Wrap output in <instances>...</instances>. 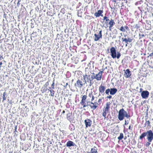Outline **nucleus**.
Segmentation results:
<instances>
[{"label": "nucleus", "instance_id": "f257e3e1", "mask_svg": "<svg viewBox=\"0 0 153 153\" xmlns=\"http://www.w3.org/2000/svg\"><path fill=\"white\" fill-rule=\"evenodd\" d=\"M124 117L129 119L130 116L128 113H127L123 108H122L119 111L118 118L119 120L121 121L124 119Z\"/></svg>", "mask_w": 153, "mask_h": 153}, {"label": "nucleus", "instance_id": "f03ea898", "mask_svg": "<svg viewBox=\"0 0 153 153\" xmlns=\"http://www.w3.org/2000/svg\"><path fill=\"white\" fill-rule=\"evenodd\" d=\"M110 52L111 56L113 59L117 58V59H119L121 56V54L119 52H117V55L116 50L114 47H112L110 49Z\"/></svg>", "mask_w": 153, "mask_h": 153}, {"label": "nucleus", "instance_id": "7ed1b4c3", "mask_svg": "<svg viewBox=\"0 0 153 153\" xmlns=\"http://www.w3.org/2000/svg\"><path fill=\"white\" fill-rule=\"evenodd\" d=\"M95 38L94 39V40L95 41H98L100 39L102 38V30H100L99 31V33L98 34H94Z\"/></svg>", "mask_w": 153, "mask_h": 153}, {"label": "nucleus", "instance_id": "20e7f679", "mask_svg": "<svg viewBox=\"0 0 153 153\" xmlns=\"http://www.w3.org/2000/svg\"><path fill=\"white\" fill-rule=\"evenodd\" d=\"M149 95V92L147 91H144L142 92L141 96L143 98L146 99L148 97Z\"/></svg>", "mask_w": 153, "mask_h": 153}, {"label": "nucleus", "instance_id": "39448f33", "mask_svg": "<svg viewBox=\"0 0 153 153\" xmlns=\"http://www.w3.org/2000/svg\"><path fill=\"white\" fill-rule=\"evenodd\" d=\"M84 123L85 124L86 127H90L92 123V121L89 119H86L85 120Z\"/></svg>", "mask_w": 153, "mask_h": 153}, {"label": "nucleus", "instance_id": "423d86ee", "mask_svg": "<svg viewBox=\"0 0 153 153\" xmlns=\"http://www.w3.org/2000/svg\"><path fill=\"white\" fill-rule=\"evenodd\" d=\"M102 73V71H100L98 74L96 75L94 78L98 80H100L101 79Z\"/></svg>", "mask_w": 153, "mask_h": 153}, {"label": "nucleus", "instance_id": "0eeeda50", "mask_svg": "<svg viewBox=\"0 0 153 153\" xmlns=\"http://www.w3.org/2000/svg\"><path fill=\"white\" fill-rule=\"evenodd\" d=\"M105 89V87L102 86V85H101L99 88L100 92L101 93V94L103 95L105 94L104 91Z\"/></svg>", "mask_w": 153, "mask_h": 153}, {"label": "nucleus", "instance_id": "6e6552de", "mask_svg": "<svg viewBox=\"0 0 153 153\" xmlns=\"http://www.w3.org/2000/svg\"><path fill=\"white\" fill-rule=\"evenodd\" d=\"M131 75L130 73V71L129 69H127L125 72L124 76H125L126 78L129 77Z\"/></svg>", "mask_w": 153, "mask_h": 153}, {"label": "nucleus", "instance_id": "1a4fd4ad", "mask_svg": "<svg viewBox=\"0 0 153 153\" xmlns=\"http://www.w3.org/2000/svg\"><path fill=\"white\" fill-rule=\"evenodd\" d=\"M102 13H103L102 10H99L97 12H96L94 13V15L96 17H99L100 16H102L103 15H102Z\"/></svg>", "mask_w": 153, "mask_h": 153}, {"label": "nucleus", "instance_id": "9d476101", "mask_svg": "<svg viewBox=\"0 0 153 153\" xmlns=\"http://www.w3.org/2000/svg\"><path fill=\"white\" fill-rule=\"evenodd\" d=\"M98 104L97 103H95V104L94 103L91 102V104L90 105H89L90 106L91 108L93 110L95 109L98 106Z\"/></svg>", "mask_w": 153, "mask_h": 153}, {"label": "nucleus", "instance_id": "9b49d317", "mask_svg": "<svg viewBox=\"0 0 153 153\" xmlns=\"http://www.w3.org/2000/svg\"><path fill=\"white\" fill-rule=\"evenodd\" d=\"M97 148L95 146L92 148L89 152H88L87 153H98Z\"/></svg>", "mask_w": 153, "mask_h": 153}, {"label": "nucleus", "instance_id": "f8f14e48", "mask_svg": "<svg viewBox=\"0 0 153 153\" xmlns=\"http://www.w3.org/2000/svg\"><path fill=\"white\" fill-rule=\"evenodd\" d=\"M117 89L114 88H111L110 89V94L111 95H114L117 92Z\"/></svg>", "mask_w": 153, "mask_h": 153}, {"label": "nucleus", "instance_id": "ddd939ff", "mask_svg": "<svg viewBox=\"0 0 153 153\" xmlns=\"http://www.w3.org/2000/svg\"><path fill=\"white\" fill-rule=\"evenodd\" d=\"M83 79L84 80L85 83L84 84H87V82H88L90 81H92V80H91V79L90 78L89 79L88 77V76H83Z\"/></svg>", "mask_w": 153, "mask_h": 153}, {"label": "nucleus", "instance_id": "4468645a", "mask_svg": "<svg viewBox=\"0 0 153 153\" xmlns=\"http://www.w3.org/2000/svg\"><path fill=\"white\" fill-rule=\"evenodd\" d=\"M76 86L81 88L83 86V82L80 80L78 79L76 81Z\"/></svg>", "mask_w": 153, "mask_h": 153}, {"label": "nucleus", "instance_id": "2eb2a0df", "mask_svg": "<svg viewBox=\"0 0 153 153\" xmlns=\"http://www.w3.org/2000/svg\"><path fill=\"white\" fill-rule=\"evenodd\" d=\"M147 139L149 142H151L153 139V134H148Z\"/></svg>", "mask_w": 153, "mask_h": 153}, {"label": "nucleus", "instance_id": "dca6fc26", "mask_svg": "<svg viewBox=\"0 0 153 153\" xmlns=\"http://www.w3.org/2000/svg\"><path fill=\"white\" fill-rule=\"evenodd\" d=\"M66 146L67 147H70L74 146V142L71 141H68L67 142Z\"/></svg>", "mask_w": 153, "mask_h": 153}, {"label": "nucleus", "instance_id": "f3484780", "mask_svg": "<svg viewBox=\"0 0 153 153\" xmlns=\"http://www.w3.org/2000/svg\"><path fill=\"white\" fill-rule=\"evenodd\" d=\"M110 102H107L106 104V106L105 108L104 109L105 111H108L109 109L110 108Z\"/></svg>", "mask_w": 153, "mask_h": 153}, {"label": "nucleus", "instance_id": "a211bd4d", "mask_svg": "<svg viewBox=\"0 0 153 153\" xmlns=\"http://www.w3.org/2000/svg\"><path fill=\"white\" fill-rule=\"evenodd\" d=\"M115 24V22H114V20L111 19L109 23V26H110V27H113V25H114Z\"/></svg>", "mask_w": 153, "mask_h": 153}, {"label": "nucleus", "instance_id": "6ab92c4d", "mask_svg": "<svg viewBox=\"0 0 153 153\" xmlns=\"http://www.w3.org/2000/svg\"><path fill=\"white\" fill-rule=\"evenodd\" d=\"M71 114L70 113H69L68 114H67V119L68 120H70L71 119Z\"/></svg>", "mask_w": 153, "mask_h": 153}, {"label": "nucleus", "instance_id": "aec40b11", "mask_svg": "<svg viewBox=\"0 0 153 153\" xmlns=\"http://www.w3.org/2000/svg\"><path fill=\"white\" fill-rule=\"evenodd\" d=\"M108 112V111H105V110H103V112H102V116L104 117V119H105L106 117V113Z\"/></svg>", "mask_w": 153, "mask_h": 153}, {"label": "nucleus", "instance_id": "412c9836", "mask_svg": "<svg viewBox=\"0 0 153 153\" xmlns=\"http://www.w3.org/2000/svg\"><path fill=\"white\" fill-rule=\"evenodd\" d=\"M85 76H86L87 77L88 76V77L89 79L90 78L91 79V80H92L94 79V77L93 75H87L85 74Z\"/></svg>", "mask_w": 153, "mask_h": 153}, {"label": "nucleus", "instance_id": "4be33fe9", "mask_svg": "<svg viewBox=\"0 0 153 153\" xmlns=\"http://www.w3.org/2000/svg\"><path fill=\"white\" fill-rule=\"evenodd\" d=\"M120 30L122 32H124L126 31V30L125 29L124 27L122 26L120 27Z\"/></svg>", "mask_w": 153, "mask_h": 153}, {"label": "nucleus", "instance_id": "5701e85b", "mask_svg": "<svg viewBox=\"0 0 153 153\" xmlns=\"http://www.w3.org/2000/svg\"><path fill=\"white\" fill-rule=\"evenodd\" d=\"M120 136L118 137V139H119V140H122L123 138V134H120Z\"/></svg>", "mask_w": 153, "mask_h": 153}, {"label": "nucleus", "instance_id": "b1692460", "mask_svg": "<svg viewBox=\"0 0 153 153\" xmlns=\"http://www.w3.org/2000/svg\"><path fill=\"white\" fill-rule=\"evenodd\" d=\"M110 89L108 88L106 90L105 93L106 94L108 95L109 93V92L110 93Z\"/></svg>", "mask_w": 153, "mask_h": 153}, {"label": "nucleus", "instance_id": "393cba45", "mask_svg": "<svg viewBox=\"0 0 153 153\" xmlns=\"http://www.w3.org/2000/svg\"><path fill=\"white\" fill-rule=\"evenodd\" d=\"M6 95V94L5 92L4 93L3 95V100H4L6 99V97H5V95Z\"/></svg>", "mask_w": 153, "mask_h": 153}, {"label": "nucleus", "instance_id": "a878e982", "mask_svg": "<svg viewBox=\"0 0 153 153\" xmlns=\"http://www.w3.org/2000/svg\"><path fill=\"white\" fill-rule=\"evenodd\" d=\"M49 91L51 93L50 95H51L52 96H54V93H52V92H54V91L53 90H50Z\"/></svg>", "mask_w": 153, "mask_h": 153}, {"label": "nucleus", "instance_id": "bb28decb", "mask_svg": "<svg viewBox=\"0 0 153 153\" xmlns=\"http://www.w3.org/2000/svg\"><path fill=\"white\" fill-rule=\"evenodd\" d=\"M150 124V122L149 120L146 121V122L145 123V125L147 126H148Z\"/></svg>", "mask_w": 153, "mask_h": 153}, {"label": "nucleus", "instance_id": "cd10ccee", "mask_svg": "<svg viewBox=\"0 0 153 153\" xmlns=\"http://www.w3.org/2000/svg\"><path fill=\"white\" fill-rule=\"evenodd\" d=\"M142 134H153L152 133V131L151 130H150V131H148L147 132V133H146V134L145 133H143Z\"/></svg>", "mask_w": 153, "mask_h": 153}, {"label": "nucleus", "instance_id": "c85d7f7f", "mask_svg": "<svg viewBox=\"0 0 153 153\" xmlns=\"http://www.w3.org/2000/svg\"><path fill=\"white\" fill-rule=\"evenodd\" d=\"M124 42H125L126 43V44L125 45L126 46H127L128 44V42L127 39V38H124Z\"/></svg>", "mask_w": 153, "mask_h": 153}, {"label": "nucleus", "instance_id": "c756f323", "mask_svg": "<svg viewBox=\"0 0 153 153\" xmlns=\"http://www.w3.org/2000/svg\"><path fill=\"white\" fill-rule=\"evenodd\" d=\"M86 98H87L86 95H84L82 97V99L83 100L85 101V100L86 99Z\"/></svg>", "mask_w": 153, "mask_h": 153}, {"label": "nucleus", "instance_id": "7c9ffc66", "mask_svg": "<svg viewBox=\"0 0 153 153\" xmlns=\"http://www.w3.org/2000/svg\"><path fill=\"white\" fill-rule=\"evenodd\" d=\"M146 134H141V136H140V139H142L145 136H146Z\"/></svg>", "mask_w": 153, "mask_h": 153}, {"label": "nucleus", "instance_id": "2f4dec72", "mask_svg": "<svg viewBox=\"0 0 153 153\" xmlns=\"http://www.w3.org/2000/svg\"><path fill=\"white\" fill-rule=\"evenodd\" d=\"M127 39L129 42H131L132 41V39H131L130 38H128Z\"/></svg>", "mask_w": 153, "mask_h": 153}, {"label": "nucleus", "instance_id": "473e14b6", "mask_svg": "<svg viewBox=\"0 0 153 153\" xmlns=\"http://www.w3.org/2000/svg\"><path fill=\"white\" fill-rule=\"evenodd\" d=\"M150 142H149V141L148 142H147L146 143V145L147 147H148L150 145Z\"/></svg>", "mask_w": 153, "mask_h": 153}, {"label": "nucleus", "instance_id": "72a5a7b5", "mask_svg": "<svg viewBox=\"0 0 153 153\" xmlns=\"http://www.w3.org/2000/svg\"><path fill=\"white\" fill-rule=\"evenodd\" d=\"M128 124V120L126 121V120H125V124L126 125Z\"/></svg>", "mask_w": 153, "mask_h": 153}, {"label": "nucleus", "instance_id": "f704fd0d", "mask_svg": "<svg viewBox=\"0 0 153 153\" xmlns=\"http://www.w3.org/2000/svg\"><path fill=\"white\" fill-rule=\"evenodd\" d=\"M91 81H90L89 82V85L90 86H91V85H92V83L91 82Z\"/></svg>", "mask_w": 153, "mask_h": 153}, {"label": "nucleus", "instance_id": "c9c22d12", "mask_svg": "<svg viewBox=\"0 0 153 153\" xmlns=\"http://www.w3.org/2000/svg\"><path fill=\"white\" fill-rule=\"evenodd\" d=\"M93 95H92V94H89L88 95V96L89 97H92V96H93Z\"/></svg>", "mask_w": 153, "mask_h": 153}, {"label": "nucleus", "instance_id": "e433bc0d", "mask_svg": "<svg viewBox=\"0 0 153 153\" xmlns=\"http://www.w3.org/2000/svg\"><path fill=\"white\" fill-rule=\"evenodd\" d=\"M2 63L1 61H0V70L1 69V65H2Z\"/></svg>", "mask_w": 153, "mask_h": 153}, {"label": "nucleus", "instance_id": "4c0bfd02", "mask_svg": "<svg viewBox=\"0 0 153 153\" xmlns=\"http://www.w3.org/2000/svg\"><path fill=\"white\" fill-rule=\"evenodd\" d=\"M85 101L83 100L82 99L81 102H80V103H84L85 102Z\"/></svg>", "mask_w": 153, "mask_h": 153}, {"label": "nucleus", "instance_id": "58836bf2", "mask_svg": "<svg viewBox=\"0 0 153 153\" xmlns=\"http://www.w3.org/2000/svg\"><path fill=\"white\" fill-rule=\"evenodd\" d=\"M107 17L106 16H105L104 17V19H103V20H106V19L107 18Z\"/></svg>", "mask_w": 153, "mask_h": 153}, {"label": "nucleus", "instance_id": "ea45409f", "mask_svg": "<svg viewBox=\"0 0 153 153\" xmlns=\"http://www.w3.org/2000/svg\"><path fill=\"white\" fill-rule=\"evenodd\" d=\"M112 96H108L107 97V98L108 99H110L111 98Z\"/></svg>", "mask_w": 153, "mask_h": 153}, {"label": "nucleus", "instance_id": "a19ab883", "mask_svg": "<svg viewBox=\"0 0 153 153\" xmlns=\"http://www.w3.org/2000/svg\"><path fill=\"white\" fill-rule=\"evenodd\" d=\"M94 99V97L93 96H93H92V99H91V101H93Z\"/></svg>", "mask_w": 153, "mask_h": 153}, {"label": "nucleus", "instance_id": "79ce46f5", "mask_svg": "<svg viewBox=\"0 0 153 153\" xmlns=\"http://www.w3.org/2000/svg\"><path fill=\"white\" fill-rule=\"evenodd\" d=\"M124 27H125V29L126 28L127 30L128 29V27L127 26H125Z\"/></svg>", "mask_w": 153, "mask_h": 153}, {"label": "nucleus", "instance_id": "37998d69", "mask_svg": "<svg viewBox=\"0 0 153 153\" xmlns=\"http://www.w3.org/2000/svg\"><path fill=\"white\" fill-rule=\"evenodd\" d=\"M54 83L53 82V84H52V85H51L52 86V88H54V86H54Z\"/></svg>", "mask_w": 153, "mask_h": 153}, {"label": "nucleus", "instance_id": "c03bdc74", "mask_svg": "<svg viewBox=\"0 0 153 153\" xmlns=\"http://www.w3.org/2000/svg\"><path fill=\"white\" fill-rule=\"evenodd\" d=\"M3 59V57L2 56H1L0 57V61L2 59Z\"/></svg>", "mask_w": 153, "mask_h": 153}, {"label": "nucleus", "instance_id": "a18cd8bd", "mask_svg": "<svg viewBox=\"0 0 153 153\" xmlns=\"http://www.w3.org/2000/svg\"><path fill=\"white\" fill-rule=\"evenodd\" d=\"M109 29L110 30H111V27H110V26H109Z\"/></svg>", "mask_w": 153, "mask_h": 153}, {"label": "nucleus", "instance_id": "49530a36", "mask_svg": "<svg viewBox=\"0 0 153 153\" xmlns=\"http://www.w3.org/2000/svg\"><path fill=\"white\" fill-rule=\"evenodd\" d=\"M151 56H153V53H151L150 54Z\"/></svg>", "mask_w": 153, "mask_h": 153}, {"label": "nucleus", "instance_id": "de8ad7c7", "mask_svg": "<svg viewBox=\"0 0 153 153\" xmlns=\"http://www.w3.org/2000/svg\"><path fill=\"white\" fill-rule=\"evenodd\" d=\"M101 101V99H99V100H98V102H100V101Z\"/></svg>", "mask_w": 153, "mask_h": 153}, {"label": "nucleus", "instance_id": "09e8293b", "mask_svg": "<svg viewBox=\"0 0 153 153\" xmlns=\"http://www.w3.org/2000/svg\"><path fill=\"white\" fill-rule=\"evenodd\" d=\"M124 39L123 38H122V41L123 42L124 41Z\"/></svg>", "mask_w": 153, "mask_h": 153}, {"label": "nucleus", "instance_id": "8fccbe9b", "mask_svg": "<svg viewBox=\"0 0 153 153\" xmlns=\"http://www.w3.org/2000/svg\"><path fill=\"white\" fill-rule=\"evenodd\" d=\"M105 20L106 21H109V19H108L107 18Z\"/></svg>", "mask_w": 153, "mask_h": 153}, {"label": "nucleus", "instance_id": "3c124183", "mask_svg": "<svg viewBox=\"0 0 153 153\" xmlns=\"http://www.w3.org/2000/svg\"><path fill=\"white\" fill-rule=\"evenodd\" d=\"M87 106V105H83V107H85Z\"/></svg>", "mask_w": 153, "mask_h": 153}, {"label": "nucleus", "instance_id": "603ef678", "mask_svg": "<svg viewBox=\"0 0 153 153\" xmlns=\"http://www.w3.org/2000/svg\"><path fill=\"white\" fill-rule=\"evenodd\" d=\"M65 111H64V110L63 111H62V113H65Z\"/></svg>", "mask_w": 153, "mask_h": 153}, {"label": "nucleus", "instance_id": "864d4df0", "mask_svg": "<svg viewBox=\"0 0 153 153\" xmlns=\"http://www.w3.org/2000/svg\"><path fill=\"white\" fill-rule=\"evenodd\" d=\"M144 36V35L143 34L142 35V36L143 37Z\"/></svg>", "mask_w": 153, "mask_h": 153}, {"label": "nucleus", "instance_id": "5fc2aeb1", "mask_svg": "<svg viewBox=\"0 0 153 153\" xmlns=\"http://www.w3.org/2000/svg\"><path fill=\"white\" fill-rule=\"evenodd\" d=\"M101 137H103V136H101ZM102 140H103L104 139H103L102 138L101 139Z\"/></svg>", "mask_w": 153, "mask_h": 153}, {"label": "nucleus", "instance_id": "6e6d98bb", "mask_svg": "<svg viewBox=\"0 0 153 153\" xmlns=\"http://www.w3.org/2000/svg\"><path fill=\"white\" fill-rule=\"evenodd\" d=\"M93 77H94V79H95V78H94V77L95 76V75H93Z\"/></svg>", "mask_w": 153, "mask_h": 153}, {"label": "nucleus", "instance_id": "4d7b16f0", "mask_svg": "<svg viewBox=\"0 0 153 153\" xmlns=\"http://www.w3.org/2000/svg\"><path fill=\"white\" fill-rule=\"evenodd\" d=\"M36 64H37V65H38V63H37V62H36Z\"/></svg>", "mask_w": 153, "mask_h": 153}, {"label": "nucleus", "instance_id": "13d9d810", "mask_svg": "<svg viewBox=\"0 0 153 153\" xmlns=\"http://www.w3.org/2000/svg\"><path fill=\"white\" fill-rule=\"evenodd\" d=\"M120 35L121 36H122L123 35H122V33H120Z\"/></svg>", "mask_w": 153, "mask_h": 153}, {"label": "nucleus", "instance_id": "bf43d9fd", "mask_svg": "<svg viewBox=\"0 0 153 153\" xmlns=\"http://www.w3.org/2000/svg\"><path fill=\"white\" fill-rule=\"evenodd\" d=\"M92 74H93V75H94V73H92Z\"/></svg>", "mask_w": 153, "mask_h": 153}, {"label": "nucleus", "instance_id": "052dcab7", "mask_svg": "<svg viewBox=\"0 0 153 153\" xmlns=\"http://www.w3.org/2000/svg\"><path fill=\"white\" fill-rule=\"evenodd\" d=\"M130 127H131V126H129V129H130Z\"/></svg>", "mask_w": 153, "mask_h": 153}, {"label": "nucleus", "instance_id": "680f3d73", "mask_svg": "<svg viewBox=\"0 0 153 153\" xmlns=\"http://www.w3.org/2000/svg\"><path fill=\"white\" fill-rule=\"evenodd\" d=\"M68 85V83H66V86H67Z\"/></svg>", "mask_w": 153, "mask_h": 153}, {"label": "nucleus", "instance_id": "e2e57ef3", "mask_svg": "<svg viewBox=\"0 0 153 153\" xmlns=\"http://www.w3.org/2000/svg\"><path fill=\"white\" fill-rule=\"evenodd\" d=\"M75 86H76V83H75Z\"/></svg>", "mask_w": 153, "mask_h": 153}, {"label": "nucleus", "instance_id": "0e129e2a", "mask_svg": "<svg viewBox=\"0 0 153 153\" xmlns=\"http://www.w3.org/2000/svg\"><path fill=\"white\" fill-rule=\"evenodd\" d=\"M21 135V136H20L21 138V137H22V135Z\"/></svg>", "mask_w": 153, "mask_h": 153}, {"label": "nucleus", "instance_id": "69168bd1", "mask_svg": "<svg viewBox=\"0 0 153 153\" xmlns=\"http://www.w3.org/2000/svg\"><path fill=\"white\" fill-rule=\"evenodd\" d=\"M141 90H142V89H141V88H140V90L141 91Z\"/></svg>", "mask_w": 153, "mask_h": 153}, {"label": "nucleus", "instance_id": "338daca9", "mask_svg": "<svg viewBox=\"0 0 153 153\" xmlns=\"http://www.w3.org/2000/svg\"><path fill=\"white\" fill-rule=\"evenodd\" d=\"M128 137H129V135H128Z\"/></svg>", "mask_w": 153, "mask_h": 153}, {"label": "nucleus", "instance_id": "774afa93", "mask_svg": "<svg viewBox=\"0 0 153 153\" xmlns=\"http://www.w3.org/2000/svg\"><path fill=\"white\" fill-rule=\"evenodd\" d=\"M103 136H104V135H105V134H103Z\"/></svg>", "mask_w": 153, "mask_h": 153}]
</instances>
